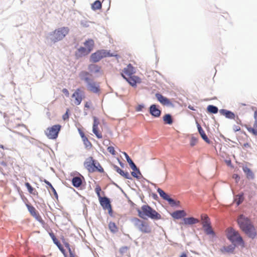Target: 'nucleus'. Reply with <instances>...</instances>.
<instances>
[{
  "instance_id": "nucleus-1",
  "label": "nucleus",
  "mask_w": 257,
  "mask_h": 257,
  "mask_svg": "<svg viewBox=\"0 0 257 257\" xmlns=\"http://www.w3.org/2000/svg\"><path fill=\"white\" fill-rule=\"evenodd\" d=\"M237 223L240 229L249 237H255L256 231L249 219L243 215H240L237 219Z\"/></svg>"
},
{
  "instance_id": "nucleus-2",
  "label": "nucleus",
  "mask_w": 257,
  "mask_h": 257,
  "mask_svg": "<svg viewBox=\"0 0 257 257\" xmlns=\"http://www.w3.org/2000/svg\"><path fill=\"white\" fill-rule=\"evenodd\" d=\"M135 72L134 67L129 64L123 69L121 73L122 77L132 86H136L137 83H140L141 82V79L139 77L134 75Z\"/></svg>"
},
{
  "instance_id": "nucleus-3",
  "label": "nucleus",
  "mask_w": 257,
  "mask_h": 257,
  "mask_svg": "<svg viewBox=\"0 0 257 257\" xmlns=\"http://www.w3.org/2000/svg\"><path fill=\"white\" fill-rule=\"evenodd\" d=\"M138 215L142 218L148 217L152 219L158 220L161 218V215L148 205H143L138 210Z\"/></svg>"
},
{
  "instance_id": "nucleus-4",
  "label": "nucleus",
  "mask_w": 257,
  "mask_h": 257,
  "mask_svg": "<svg viewBox=\"0 0 257 257\" xmlns=\"http://www.w3.org/2000/svg\"><path fill=\"white\" fill-rule=\"evenodd\" d=\"M227 238L234 245H239L244 246L242 238L237 231L232 227H229L225 230Z\"/></svg>"
},
{
  "instance_id": "nucleus-5",
  "label": "nucleus",
  "mask_w": 257,
  "mask_h": 257,
  "mask_svg": "<svg viewBox=\"0 0 257 257\" xmlns=\"http://www.w3.org/2000/svg\"><path fill=\"white\" fill-rule=\"evenodd\" d=\"M84 166L89 173L104 172V170L99 163L94 160L92 157H89L85 160Z\"/></svg>"
},
{
  "instance_id": "nucleus-6",
  "label": "nucleus",
  "mask_w": 257,
  "mask_h": 257,
  "mask_svg": "<svg viewBox=\"0 0 257 257\" xmlns=\"http://www.w3.org/2000/svg\"><path fill=\"white\" fill-rule=\"evenodd\" d=\"M133 221L135 226L141 232L148 234L152 232V227L148 221L141 220L138 218H134Z\"/></svg>"
},
{
  "instance_id": "nucleus-7",
  "label": "nucleus",
  "mask_w": 257,
  "mask_h": 257,
  "mask_svg": "<svg viewBox=\"0 0 257 257\" xmlns=\"http://www.w3.org/2000/svg\"><path fill=\"white\" fill-rule=\"evenodd\" d=\"M68 27H61L54 31L50 35L51 40L54 43L62 40L69 33Z\"/></svg>"
},
{
  "instance_id": "nucleus-8",
  "label": "nucleus",
  "mask_w": 257,
  "mask_h": 257,
  "mask_svg": "<svg viewBox=\"0 0 257 257\" xmlns=\"http://www.w3.org/2000/svg\"><path fill=\"white\" fill-rule=\"evenodd\" d=\"M113 55L110 53L109 51L105 50H98L96 52L92 53L90 57V61L94 63L99 61L101 59L107 57H112Z\"/></svg>"
},
{
  "instance_id": "nucleus-9",
  "label": "nucleus",
  "mask_w": 257,
  "mask_h": 257,
  "mask_svg": "<svg viewBox=\"0 0 257 257\" xmlns=\"http://www.w3.org/2000/svg\"><path fill=\"white\" fill-rule=\"evenodd\" d=\"M61 127V126L59 124L54 125L51 127H48L45 132V135L49 139H56L58 137Z\"/></svg>"
},
{
  "instance_id": "nucleus-10",
  "label": "nucleus",
  "mask_w": 257,
  "mask_h": 257,
  "mask_svg": "<svg viewBox=\"0 0 257 257\" xmlns=\"http://www.w3.org/2000/svg\"><path fill=\"white\" fill-rule=\"evenodd\" d=\"M71 97L72 98V101L74 104L76 105H78L81 103L83 99L85 97L84 92L80 88H77L72 94Z\"/></svg>"
},
{
  "instance_id": "nucleus-11",
  "label": "nucleus",
  "mask_w": 257,
  "mask_h": 257,
  "mask_svg": "<svg viewBox=\"0 0 257 257\" xmlns=\"http://www.w3.org/2000/svg\"><path fill=\"white\" fill-rule=\"evenodd\" d=\"M157 192L159 193V194L160 195V196L164 200H167L168 201L169 203L172 205V206H174V205H177L178 204H179V201H178L177 203L176 202V201L171 198L170 197V196L167 194H166L163 190H162L161 188H158L157 189Z\"/></svg>"
},
{
  "instance_id": "nucleus-12",
  "label": "nucleus",
  "mask_w": 257,
  "mask_h": 257,
  "mask_svg": "<svg viewBox=\"0 0 257 257\" xmlns=\"http://www.w3.org/2000/svg\"><path fill=\"white\" fill-rule=\"evenodd\" d=\"M93 127H92V131L93 133L95 134L96 137L98 139H102V135L101 131L99 130L98 128V125L99 124V119L96 117L93 116Z\"/></svg>"
},
{
  "instance_id": "nucleus-13",
  "label": "nucleus",
  "mask_w": 257,
  "mask_h": 257,
  "mask_svg": "<svg viewBox=\"0 0 257 257\" xmlns=\"http://www.w3.org/2000/svg\"><path fill=\"white\" fill-rule=\"evenodd\" d=\"M254 122L253 126H246V128L249 133L254 136H257V109L254 111L253 115Z\"/></svg>"
},
{
  "instance_id": "nucleus-14",
  "label": "nucleus",
  "mask_w": 257,
  "mask_h": 257,
  "mask_svg": "<svg viewBox=\"0 0 257 257\" xmlns=\"http://www.w3.org/2000/svg\"><path fill=\"white\" fill-rule=\"evenodd\" d=\"M100 203L102 207L105 209H109L111 210L110 202L109 199L106 197H102L99 199Z\"/></svg>"
},
{
  "instance_id": "nucleus-15",
  "label": "nucleus",
  "mask_w": 257,
  "mask_h": 257,
  "mask_svg": "<svg viewBox=\"0 0 257 257\" xmlns=\"http://www.w3.org/2000/svg\"><path fill=\"white\" fill-rule=\"evenodd\" d=\"M90 52L89 49H87L86 48L81 47L79 48L77 52L75 53V56L77 58L82 57L85 55H88Z\"/></svg>"
},
{
  "instance_id": "nucleus-16",
  "label": "nucleus",
  "mask_w": 257,
  "mask_h": 257,
  "mask_svg": "<svg viewBox=\"0 0 257 257\" xmlns=\"http://www.w3.org/2000/svg\"><path fill=\"white\" fill-rule=\"evenodd\" d=\"M87 89L93 92V93H98L100 91L99 86L97 85L94 82H89L87 83Z\"/></svg>"
},
{
  "instance_id": "nucleus-17",
  "label": "nucleus",
  "mask_w": 257,
  "mask_h": 257,
  "mask_svg": "<svg viewBox=\"0 0 257 257\" xmlns=\"http://www.w3.org/2000/svg\"><path fill=\"white\" fill-rule=\"evenodd\" d=\"M158 100L164 105H168L171 104V102L169 99L163 96L161 94L157 93L155 95Z\"/></svg>"
},
{
  "instance_id": "nucleus-18",
  "label": "nucleus",
  "mask_w": 257,
  "mask_h": 257,
  "mask_svg": "<svg viewBox=\"0 0 257 257\" xmlns=\"http://www.w3.org/2000/svg\"><path fill=\"white\" fill-rule=\"evenodd\" d=\"M199 222V220L193 217L184 218L183 220V222L181 223V224L184 225H192L196 223H197Z\"/></svg>"
},
{
  "instance_id": "nucleus-19",
  "label": "nucleus",
  "mask_w": 257,
  "mask_h": 257,
  "mask_svg": "<svg viewBox=\"0 0 257 257\" xmlns=\"http://www.w3.org/2000/svg\"><path fill=\"white\" fill-rule=\"evenodd\" d=\"M150 112L153 116L158 117L160 116L161 111L155 104L150 107Z\"/></svg>"
},
{
  "instance_id": "nucleus-20",
  "label": "nucleus",
  "mask_w": 257,
  "mask_h": 257,
  "mask_svg": "<svg viewBox=\"0 0 257 257\" xmlns=\"http://www.w3.org/2000/svg\"><path fill=\"white\" fill-rule=\"evenodd\" d=\"M88 68L92 73H102L101 67L96 64H90Z\"/></svg>"
},
{
  "instance_id": "nucleus-21",
  "label": "nucleus",
  "mask_w": 257,
  "mask_h": 257,
  "mask_svg": "<svg viewBox=\"0 0 257 257\" xmlns=\"http://www.w3.org/2000/svg\"><path fill=\"white\" fill-rule=\"evenodd\" d=\"M115 171L125 179H132L130 174L127 172H124L117 166H114Z\"/></svg>"
},
{
  "instance_id": "nucleus-22",
  "label": "nucleus",
  "mask_w": 257,
  "mask_h": 257,
  "mask_svg": "<svg viewBox=\"0 0 257 257\" xmlns=\"http://www.w3.org/2000/svg\"><path fill=\"white\" fill-rule=\"evenodd\" d=\"M219 112L221 115L225 116L226 118L230 119H234L235 118V114L234 113L226 109H220L219 110Z\"/></svg>"
},
{
  "instance_id": "nucleus-23",
  "label": "nucleus",
  "mask_w": 257,
  "mask_h": 257,
  "mask_svg": "<svg viewBox=\"0 0 257 257\" xmlns=\"http://www.w3.org/2000/svg\"><path fill=\"white\" fill-rule=\"evenodd\" d=\"M172 216L175 219H180L186 215V212L184 210H177L173 212Z\"/></svg>"
},
{
  "instance_id": "nucleus-24",
  "label": "nucleus",
  "mask_w": 257,
  "mask_h": 257,
  "mask_svg": "<svg viewBox=\"0 0 257 257\" xmlns=\"http://www.w3.org/2000/svg\"><path fill=\"white\" fill-rule=\"evenodd\" d=\"M197 128L198 130V132L201 136L202 138L203 139L204 141H205L207 143L210 144V141L209 139L208 138L207 136L205 134V132L201 127V125L199 124H197Z\"/></svg>"
},
{
  "instance_id": "nucleus-25",
  "label": "nucleus",
  "mask_w": 257,
  "mask_h": 257,
  "mask_svg": "<svg viewBox=\"0 0 257 257\" xmlns=\"http://www.w3.org/2000/svg\"><path fill=\"white\" fill-rule=\"evenodd\" d=\"M243 172L246 174V177L248 179H253L254 178V174L251 170L246 166L242 167Z\"/></svg>"
},
{
  "instance_id": "nucleus-26",
  "label": "nucleus",
  "mask_w": 257,
  "mask_h": 257,
  "mask_svg": "<svg viewBox=\"0 0 257 257\" xmlns=\"http://www.w3.org/2000/svg\"><path fill=\"white\" fill-rule=\"evenodd\" d=\"M79 76L80 79L82 80H84L87 83L89 82L90 79L89 78V73L85 71H82L79 74Z\"/></svg>"
},
{
  "instance_id": "nucleus-27",
  "label": "nucleus",
  "mask_w": 257,
  "mask_h": 257,
  "mask_svg": "<svg viewBox=\"0 0 257 257\" xmlns=\"http://www.w3.org/2000/svg\"><path fill=\"white\" fill-rule=\"evenodd\" d=\"M49 235L51 236V238L52 239L54 243L58 246V247L60 249V250L62 252H63L64 249L62 247L60 242L58 241V240L55 237L54 234L52 232H49Z\"/></svg>"
},
{
  "instance_id": "nucleus-28",
  "label": "nucleus",
  "mask_w": 257,
  "mask_h": 257,
  "mask_svg": "<svg viewBox=\"0 0 257 257\" xmlns=\"http://www.w3.org/2000/svg\"><path fill=\"white\" fill-rule=\"evenodd\" d=\"M201 218L203 227H205L206 226L211 225L210 219L207 215L202 214L201 215Z\"/></svg>"
},
{
  "instance_id": "nucleus-29",
  "label": "nucleus",
  "mask_w": 257,
  "mask_h": 257,
  "mask_svg": "<svg viewBox=\"0 0 257 257\" xmlns=\"http://www.w3.org/2000/svg\"><path fill=\"white\" fill-rule=\"evenodd\" d=\"M25 186L28 189V190L30 194L34 196L38 195V192H37V191L34 188L32 187L29 183H25Z\"/></svg>"
},
{
  "instance_id": "nucleus-30",
  "label": "nucleus",
  "mask_w": 257,
  "mask_h": 257,
  "mask_svg": "<svg viewBox=\"0 0 257 257\" xmlns=\"http://www.w3.org/2000/svg\"><path fill=\"white\" fill-rule=\"evenodd\" d=\"M72 183L75 187H79L82 184V180L79 177H74L72 180Z\"/></svg>"
},
{
  "instance_id": "nucleus-31",
  "label": "nucleus",
  "mask_w": 257,
  "mask_h": 257,
  "mask_svg": "<svg viewBox=\"0 0 257 257\" xmlns=\"http://www.w3.org/2000/svg\"><path fill=\"white\" fill-rule=\"evenodd\" d=\"M205 233L207 235H211L212 237H215V233L212 228L211 225L203 227Z\"/></svg>"
},
{
  "instance_id": "nucleus-32",
  "label": "nucleus",
  "mask_w": 257,
  "mask_h": 257,
  "mask_svg": "<svg viewBox=\"0 0 257 257\" xmlns=\"http://www.w3.org/2000/svg\"><path fill=\"white\" fill-rule=\"evenodd\" d=\"M84 44L85 47L87 49H89L90 51L91 52L93 48L94 47V42L93 40L89 39V40L86 41L84 42Z\"/></svg>"
},
{
  "instance_id": "nucleus-33",
  "label": "nucleus",
  "mask_w": 257,
  "mask_h": 257,
  "mask_svg": "<svg viewBox=\"0 0 257 257\" xmlns=\"http://www.w3.org/2000/svg\"><path fill=\"white\" fill-rule=\"evenodd\" d=\"M32 216H33L38 221H39L43 225V227H44L45 225V222L43 220V219L42 218L41 216L40 215L38 211L34 213Z\"/></svg>"
},
{
  "instance_id": "nucleus-34",
  "label": "nucleus",
  "mask_w": 257,
  "mask_h": 257,
  "mask_svg": "<svg viewBox=\"0 0 257 257\" xmlns=\"http://www.w3.org/2000/svg\"><path fill=\"white\" fill-rule=\"evenodd\" d=\"M244 200L243 194H238L236 195L234 199V202L236 203L237 206L241 204Z\"/></svg>"
},
{
  "instance_id": "nucleus-35",
  "label": "nucleus",
  "mask_w": 257,
  "mask_h": 257,
  "mask_svg": "<svg viewBox=\"0 0 257 257\" xmlns=\"http://www.w3.org/2000/svg\"><path fill=\"white\" fill-rule=\"evenodd\" d=\"M91 8L93 10H97L101 8V3L99 1H95L91 5Z\"/></svg>"
},
{
  "instance_id": "nucleus-36",
  "label": "nucleus",
  "mask_w": 257,
  "mask_h": 257,
  "mask_svg": "<svg viewBox=\"0 0 257 257\" xmlns=\"http://www.w3.org/2000/svg\"><path fill=\"white\" fill-rule=\"evenodd\" d=\"M108 227L110 230L113 233H115L118 231V227L114 222H110L108 224Z\"/></svg>"
},
{
  "instance_id": "nucleus-37",
  "label": "nucleus",
  "mask_w": 257,
  "mask_h": 257,
  "mask_svg": "<svg viewBox=\"0 0 257 257\" xmlns=\"http://www.w3.org/2000/svg\"><path fill=\"white\" fill-rule=\"evenodd\" d=\"M163 120L167 124H171L173 123L172 116L169 114H167L163 116Z\"/></svg>"
},
{
  "instance_id": "nucleus-38",
  "label": "nucleus",
  "mask_w": 257,
  "mask_h": 257,
  "mask_svg": "<svg viewBox=\"0 0 257 257\" xmlns=\"http://www.w3.org/2000/svg\"><path fill=\"white\" fill-rule=\"evenodd\" d=\"M207 110L210 113H216L218 111V109L216 106L212 105H209L207 106Z\"/></svg>"
},
{
  "instance_id": "nucleus-39",
  "label": "nucleus",
  "mask_w": 257,
  "mask_h": 257,
  "mask_svg": "<svg viewBox=\"0 0 257 257\" xmlns=\"http://www.w3.org/2000/svg\"><path fill=\"white\" fill-rule=\"evenodd\" d=\"M83 144H84L86 148H90L92 147V144L90 143V142L88 140L87 138L85 137V138H83L82 139Z\"/></svg>"
},
{
  "instance_id": "nucleus-40",
  "label": "nucleus",
  "mask_w": 257,
  "mask_h": 257,
  "mask_svg": "<svg viewBox=\"0 0 257 257\" xmlns=\"http://www.w3.org/2000/svg\"><path fill=\"white\" fill-rule=\"evenodd\" d=\"M126 161L129 164L131 168L133 170H137V166L135 164V163L133 162L132 160L129 157L128 158L126 159Z\"/></svg>"
},
{
  "instance_id": "nucleus-41",
  "label": "nucleus",
  "mask_w": 257,
  "mask_h": 257,
  "mask_svg": "<svg viewBox=\"0 0 257 257\" xmlns=\"http://www.w3.org/2000/svg\"><path fill=\"white\" fill-rule=\"evenodd\" d=\"M131 174L134 177L139 178V175H141V173L139 169L137 168V170H133Z\"/></svg>"
},
{
  "instance_id": "nucleus-42",
  "label": "nucleus",
  "mask_w": 257,
  "mask_h": 257,
  "mask_svg": "<svg viewBox=\"0 0 257 257\" xmlns=\"http://www.w3.org/2000/svg\"><path fill=\"white\" fill-rule=\"evenodd\" d=\"M129 250V247L127 246H122L119 249V252L122 254H126Z\"/></svg>"
},
{
  "instance_id": "nucleus-43",
  "label": "nucleus",
  "mask_w": 257,
  "mask_h": 257,
  "mask_svg": "<svg viewBox=\"0 0 257 257\" xmlns=\"http://www.w3.org/2000/svg\"><path fill=\"white\" fill-rule=\"evenodd\" d=\"M95 191L98 197V198H100L102 197L100 195V193L101 192V187L99 185H97L95 188Z\"/></svg>"
},
{
  "instance_id": "nucleus-44",
  "label": "nucleus",
  "mask_w": 257,
  "mask_h": 257,
  "mask_svg": "<svg viewBox=\"0 0 257 257\" xmlns=\"http://www.w3.org/2000/svg\"><path fill=\"white\" fill-rule=\"evenodd\" d=\"M65 246L66 247H67L68 249L70 257H76V255L74 253H73L72 251L71 250L69 244L68 243H65Z\"/></svg>"
},
{
  "instance_id": "nucleus-45",
  "label": "nucleus",
  "mask_w": 257,
  "mask_h": 257,
  "mask_svg": "<svg viewBox=\"0 0 257 257\" xmlns=\"http://www.w3.org/2000/svg\"><path fill=\"white\" fill-rule=\"evenodd\" d=\"M28 208L31 215L37 212L35 208L33 206L28 205Z\"/></svg>"
},
{
  "instance_id": "nucleus-46",
  "label": "nucleus",
  "mask_w": 257,
  "mask_h": 257,
  "mask_svg": "<svg viewBox=\"0 0 257 257\" xmlns=\"http://www.w3.org/2000/svg\"><path fill=\"white\" fill-rule=\"evenodd\" d=\"M108 152H109L112 155H115L116 152L114 149V148L112 146H109L107 149Z\"/></svg>"
},
{
  "instance_id": "nucleus-47",
  "label": "nucleus",
  "mask_w": 257,
  "mask_h": 257,
  "mask_svg": "<svg viewBox=\"0 0 257 257\" xmlns=\"http://www.w3.org/2000/svg\"><path fill=\"white\" fill-rule=\"evenodd\" d=\"M225 251L227 252H232L234 249V247L232 246H229L226 247H224L223 248Z\"/></svg>"
},
{
  "instance_id": "nucleus-48",
  "label": "nucleus",
  "mask_w": 257,
  "mask_h": 257,
  "mask_svg": "<svg viewBox=\"0 0 257 257\" xmlns=\"http://www.w3.org/2000/svg\"><path fill=\"white\" fill-rule=\"evenodd\" d=\"M197 143V139L194 137H192L190 141V145L191 146H195Z\"/></svg>"
},
{
  "instance_id": "nucleus-49",
  "label": "nucleus",
  "mask_w": 257,
  "mask_h": 257,
  "mask_svg": "<svg viewBox=\"0 0 257 257\" xmlns=\"http://www.w3.org/2000/svg\"><path fill=\"white\" fill-rule=\"evenodd\" d=\"M242 148L243 149L246 150V151H248V149H251V146L248 143H245L242 145Z\"/></svg>"
},
{
  "instance_id": "nucleus-50",
  "label": "nucleus",
  "mask_w": 257,
  "mask_h": 257,
  "mask_svg": "<svg viewBox=\"0 0 257 257\" xmlns=\"http://www.w3.org/2000/svg\"><path fill=\"white\" fill-rule=\"evenodd\" d=\"M144 107V105H138L136 108V111H140L141 110H142L143 108Z\"/></svg>"
},
{
  "instance_id": "nucleus-51",
  "label": "nucleus",
  "mask_w": 257,
  "mask_h": 257,
  "mask_svg": "<svg viewBox=\"0 0 257 257\" xmlns=\"http://www.w3.org/2000/svg\"><path fill=\"white\" fill-rule=\"evenodd\" d=\"M62 91L66 96L68 97L69 96V92L66 88H63Z\"/></svg>"
},
{
  "instance_id": "nucleus-52",
  "label": "nucleus",
  "mask_w": 257,
  "mask_h": 257,
  "mask_svg": "<svg viewBox=\"0 0 257 257\" xmlns=\"http://www.w3.org/2000/svg\"><path fill=\"white\" fill-rule=\"evenodd\" d=\"M91 102L90 101H89V102L87 101L85 103L84 107L85 108H87V109H89L91 107Z\"/></svg>"
},
{
  "instance_id": "nucleus-53",
  "label": "nucleus",
  "mask_w": 257,
  "mask_h": 257,
  "mask_svg": "<svg viewBox=\"0 0 257 257\" xmlns=\"http://www.w3.org/2000/svg\"><path fill=\"white\" fill-rule=\"evenodd\" d=\"M233 130L234 131V132H237V131H239L240 130V127L239 125H234L233 126Z\"/></svg>"
},
{
  "instance_id": "nucleus-54",
  "label": "nucleus",
  "mask_w": 257,
  "mask_h": 257,
  "mask_svg": "<svg viewBox=\"0 0 257 257\" xmlns=\"http://www.w3.org/2000/svg\"><path fill=\"white\" fill-rule=\"evenodd\" d=\"M44 182L47 185H48L50 188H53V186L52 185V184L49 182L47 180H44Z\"/></svg>"
},
{
  "instance_id": "nucleus-55",
  "label": "nucleus",
  "mask_w": 257,
  "mask_h": 257,
  "mask_svg": "<svg viewBox=\"0 0 257 257\" xmlns=\"http://www.w3.org/2000/svg\"><path fill=\"white\" fill-rule=\"evenodd\" d=\"M51 189L52 191L53 192L54 195H55V196L57 198L58 197V194H57V193L56 192V191L55 189V188L53 187V188H51Z\"/></svg>"
},
{
  "instance_id": "nucleus-56",
  "label": "nucleus",
  "mask_w": 257,
  "mask_h": 257,
  "mask_svg": "<svg viewBox=\"0 0 257 257\" xmlns=\"http://www.w3.org/2000/svg\"><path fill=\"white\" fill-rule=\"evenodd\" d=\"M79 133H80V136H81V137L82 139L83 138H85V137H86V136H85L84 134L83 133V132H82L80 131V132H79Z\"/></svg>"
},
{
  "instance_id": "nucleus-57",
  "label": "nucleus",
  "mask_w": 257,
  "mask_h": 257,
  "mask_svg": "<svg viewBox=\"0 0 257 257\" xmlns=\"http://www.w3.org/2000/svg\"><path fill=\"white\" fill-rule=\"evenodd\" d=\"M233 178H234L235 179H236V180L239 179V176L237 175H236V174H234L233 175Z\"/></svg>"
},
{
  "instance_id": "nucleus-58",
  "label": "nucleus",
  "mask_w": 257,
  "mask_h": 257,
  "mask_svg": "<svg viewBox=\"0 0 257 257\" xmlns=\"http://www.w3.org/2000/svg\"><path fill=\"white\" fill-rule=\"evenodd\" d=\"M122 154L124 155V157H125L126 159L130 157L126 153L123 152H122Z\"/></svg>"
},
{
  "instance_id": "nucleus-59",
  "label": "nucleus",
  "mask_w": 257,
  "mask_h": 257,
  "mask_svg": "<svg viewBox=\"0 0 257 257\" xmlns=\"http://www.w3.org/2000/svg\"><path fill=\"white\" fill-rule=\"evenodd\" d=\"M179 257H187V255L185 252H183Z\"/></svg>"
},
{
  "instance_id": "nucleus-60",
  "label": "nucleus",
  "mask_w": 257,
  "mask_h": 257,
  "mask_svg": "<svg viewBox=\"0 0 257 257\" xmlns=\"http://www.w3.org/2000/svg\"><path fill=\"white\" fill-rule=\"evenodd\" d=\"M188 108H189L190 109H191V110H194V109L193 107L191 106V105H189V106H188Z\"/></svg>"
},
{
  "instance_id": "nucleus-61",
  "label": "nucleus",
  "mask_w": 257,
  "mask_h": 257,
  "mask_svg": "<svg viewBox=\"0 0 257 257\" xmlns=\"http://www.w3.org/2000/svg\"><path fill=\"white\" fill-rule=\"evenodd\" d=\"M66 115H67V112H66V114L64 116H65V117H66ZM67 117H68V116H67Z\"/></svg>"
},
{
  "instance_id": "nucleus-62",
  "label": "nucleus",
  "mask_w": 257,
  "mask_h": 257,
  "mask_svg": "<svg viewBox=\"0 0 257 257\" xmlns=\"http://www.w3.org/2000/svg\"><path fill=\"white\" fill-rule=\"evenodd\" d=\"M0 148H1L2 149H4V146L3 145H1L0 146Z\"/></svg>"
},
{
  "instance_id": "nucleus-63",
  "label": "nucleus",
  "mask_w": 257,
  "mask_h": 257,
  "mask_svg": "<svg viewBox=\"0 0 257 257\" xmlns=\"http://www.w3.org/2000/svg\"><path fill=\"white\" fill-rule=\"evenodd\" d=\"M120 163V165L121 166H122L123 164H122L121 162H120V163Z\"/></svg>"
},
{
  "instance_id": "nucleus-64",
  "label": "nucleus",
  "mask_w": 257,
  "mask_h": 257,
  "mask_svg": "<svg viewBox=\"0 0 257 257\" xmlns=\"http://www.w3.org/2000/svg\"><path fill=\"white\" fill-rule=\"evenodd\" d=\"M63 119H65V116H63Z\"/></svg>"
}]
</instances>
